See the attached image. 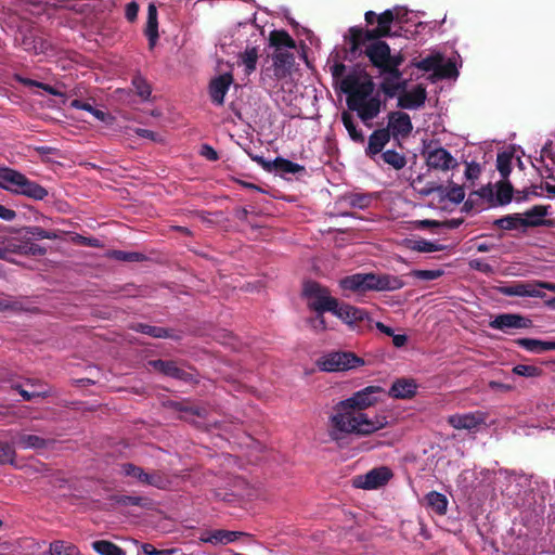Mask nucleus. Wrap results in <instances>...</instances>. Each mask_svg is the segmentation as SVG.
Segmentation results:
<instances>
[{
	"mask_svg": "<svg viewBox=\"0 0 555 555\" xmlns=\"http://www.w3.org/2000/svg\"><path fill=\"white\" fill-rule=\"evenodd\" d=\"M516 344L527 351L533 353H543L545 351L555 350V341H543L533 338H519Z\"/></svg>",
	"mask_w": 555,
	"mask_h": 555,
	"instance_id": "obj_26",
	"label": "nucleus"
},
{
	"mask_svg": "<svg viewBox=\"0 0 555 555\" xmlns=\"http://www.w3.org/2000/svg\"><path fill=\"white\" fill-rule=\"evenodd\" d=\"M443 274L442 270H413L410 275L424 281H431L440 278Z\"/></svg>",
	"mask_w": 555,
	"mask_h": 555,
	"instance_id": "obj_46",
	"label": "nucleus"
},
{
	"mask_svg": "<svg viewBox=\"0 0 555 555\" xmlns=\"http://www.w3.org/2000/svg\"><path fill=\"white\" fill-rule=\"evenodd\" d=\"M241 534L242 532L238 531L216 530L202 534L201 540L211 544H228L235 541Z\"/></svg>",
	"mask_w": 555,
	"mask_h": 555,
	"instance_id": "obj_25",
	"label": "nucleus"
},
{
	"mask_svg": "<svg viewBox=\"0 0 555 555\" xmlns=\"http://www.w3.org/2000/svg\"><path fill=\"white\" fill-rule=\"evenodd\" d=\"M547 215V207L535 205L522 214L527 228L543 224V218Z\"/></svg>",
	"mask_w": 555,
	"mask_h": 555,
	"instance_id": "obj_33",
	"label": "nucleus"
},
{
	"mask_svg": "<svg viewBox=\"0 0 555 555\" xmlns=\"http://www.w3.org/2000/svg\"><path fill=\"white\" fill-rule=\"evenodd\" d=\"M480 171H481V169H480L479 164H477L475 162L467 163L466 169H465V177L467 180L474 181L479 177Z\"/></svg>",
	"mask_w": 555,
	"mask_h": 555,
	"instance_id": "obj_51",
	"label": "nucleus"
},
{
	"mask_svg": "<svg viewBox=\"0 0 555 555\" xmlns=\"http://www.w3.org/2000/svg\"><path fill=\"white\" fill-rule=\"evenodd\" d=\"M417 384L414 379L399 378L393 382L389 396L395 399H411L415 396Z\"/></svg>",
	"mask_w": 555,
	"mask_h": 555,
	"instance_id": "obj_21",
	"label": "nucleus"
},
{
	"mask_svg": "<svg viewBox=\"0 0 555 555\" xmlns=\"http://www.w3.org/2000/svg\"><path fill=\"white\" fill-rule=\"evenodd\" d=\"M365 54L376 67L395 74L397 78L399 77L397 67L400 65V61L391 57L389 46L386 42H373L367 46Z\"/></svg>",
	"mask_w": 555,
	"mask_h": 555,
	"instance_id": "obj_7",
	"label": "nucleus"
},
{
	"mask_svg": "<svg viewBox=\"0 0 555 555\" xmlns=\"http://www.w3.org/2000/svg\"><path fill=\"white\" fill-rule=\"evenodd\" d=\"M406 336L405 335H402V334H393L392 335V343L396 347L400 348V347H403L405 344H406Z\"/></svg>",
	"mask_w": 555,
	"mask_h": 555,
	"instance_id": "obj_59",
	"label": "nucleus"
},
{
	"mask_svg": "<svg viewBox=\"0 0 555 555\" xmlns=\"http://www.w3.org/2000/svg\"><path fill=\"white\" fill-rule=\"evenodd\" d=\"M16 217V212L10 208L0 205V219L5 221H12Z\"/></svg>",
	"mask_w": 555,
	"mask_h": 555,
	"instance_id": "obj_56",
	"label": "nucleus"
},
{
	"mask_svg": "<svg viewBox=\"0 0 555 555\" xmlns=\"http://www.w3.org/2000/svg\"><path fill=\"white\" fill-rule=\"evenodd\" d=\"M339 285L343 289L352 292H382L400 289L403 282L398 276L388 274L357 273L341 279Z\"/></svg>",
	"mask_w": 555,
	"mask_h": 555,
	"instance_id": "obj_4",
	"label": "nucleus"
},
{
	"mask_svg": "<svg viewBox=\"0 0 555 555\" xmlns=\"http://www.w3.org/2000/svg\"><path fill=\"white\" fill-rule=\"evenodd\" d=\"M139 11V7L135 2H130L126 7V17L128 21L132 22L137 18Z\"/></svg>",
	"mask_w": 555,
	"mask_h": 555,
	"instance_id": "obj_55",
	"label": "nucleus"
},
{
	"mask_svg": "<svg viewBox=\"0 0 555 555\" xmlns=\"http://www.w3.org/2000/svg\"><path fill=\"white\" fill-rule=\"evenodd\" d=\"M425 501L427 506L438 515H444L448 509V499L444 494L430 491L426 494Z\"/></svg>",
	"mask_w": 555,
	"mask_h": 555,
	"instance_id": "obj_29",
	"label": "nucleus"
},
{
	"mask_svg": "<svg viewBox=\"0 0 555 555\" xmlns=\"http://www.w3.org/2000/svg\"><path fill=\"white\" fill-rule=\"evenodd\" d=\"M121 469L126 476L137 479L144 486H152L157 489H167L171 483L169 477L160 470L146 473L141 467L130 463L124 464Z\"/></svg>",
	"mask_w": 555,
	"mask_h": 555,
	"instance_id": "obj_8",
	"label": "nucleus"
},
{
	"mask_svg": "<svg viewBox=\"0 0 555 555\" xmlns=\"http://www.w3.org/2000/svg\"><path fill=\"white\" fill-rule=\"evenodd\" d=\"M311 326L315 331H325L326 323L323 313H317L315 318L311 319Z\"/></svg>",
	"mask_w": 555,
	"mask_h": 555,
	"instance_id": "obj_54",
	"label": "nucleus"
},
{
	"mask_svg": "<svg viewBox=\"0 0 555 555\" xmlns=\"http://www.w3.org/2000/svg\"><path fill=\"white\" fill-rule=\"evenodd\" d=\"M138 331H140L144 334H147L150 336L157 337V338L166 337L168 335V333L165 328L157 327V326H151V325H146V324H140L138 326Z\"/></svg>",
	"mask_w": 555,
	"mask_h": 555,
	"instance_id": "obj_49",
	"label": "nucleus"
},
{
	"mask_svg": "<svg viewBox=\"0 0 555 555\" xmlns=\"http://www.w3.org/2000/svg\"><path fill=\"white\" fill-rule=\"evenodd\" d=\"M384 392V389L379 386H367L354 392L351 397L345 399V401L353 405L356 410L364 412V410L375 405Z\"/></svg>",
	"mask_w": 555,
	"mask_h": 555,
	"instance_id": "obj_9",
	"label": "nucleus"
},
{
	"mask_svg": "<svg viewBox=\"0 0 555 555\" xmlns=\"http://www.w3.org/2000/svg\"><path fill=\"white\" fill-rule=\"evenodd\" d=\"M513 372L519 376L534 377L541 374V369L534 365L518 364L513 369Z\"/></svg>",
	"mask_w": 555,
	"mask_h": 555,
	"instance_id": "obj_47",
	"label": "nucleus"
},
{
	"mask_svg": "<svg viewBox=\"0 0 555 555\" xmlns=\"http://www.w3.org/2000/svg\"><path fill=\"white\" fill-rule=\"evenodd\" d=\"M11 253L20 255L42 256L46 254V248L30 242L29 240L10 241L8 243V254Z\"/></svg>",
	"mask_w": 555,
	"mask_h": 555,
	"instance_id": "obj_22",
	"label": "nucleus"
},
{
	"mask_svg": "<svg viewBox=\"0 0 555 555\" xmlns=\"http://www.w3.org/2000/svg\"><path fill=\"white\" fill-rule=\"evenodd\" d=\"M20 393L25 400H31L36 397H43L46 391H27L25 389H20Z\"/></svg>",
	"mask_w": 555,
	"mask_h": 555,
	"instance_id": "obj_57",
	"label": "nucleus"
},
{
	"mask_svg": "<svg viewBox=\"0 0 555 555\" xmlns=\"http://www.w3.org/2000/svg\"><path fill=\"white\" fill-rule=\"evenodd\" d=\"M382 158L386 164L397 170L402 169L406 164L405 157L393 150H387L384 152L382 154Z\"/></svg>",
	"mask_w": 555,
	"mask_h": 555,
	"instance_id": "obj_40",
	"label": "nucleus"
},
{
	"mask_svg": "<svg viewBox=\"0 0 555 555\" xmlns=\"http://www.w3.org/2000/svg\"><path fill=\"white\" fill-rule=\"evenodd\" d=\"M21 44L23 46L24 50L35 54L44 53L50 47L48 41L31 33L23 36Z\"/></svg>",
	"mask_w": 555,
	"mask_h": 555,
	"instance_id": "obj_28",
	"label": "nucleus"
},
{
	"mask_svg": "<svg viewBox=\"0 0 555 555\" xmlns=\"http://www.w3.org/2000/svg\"><path fill=\"white\" fill-rule=\"evenodd\" d=\"M362 365L364 360L352 352H331L318 361L320 370L325 372L348 371Z\"/></svg>",
	"mask_w": 555,
	"mask_h": 555,
	"instance_id": "obj_6",
	"label": "nucleus"
},
{
	"mask_svg": "<svg viewBox=\"0 0 555 555\" xmlns=\"http://www.w3.org/2000/svg\"><path fill=\"white\" fill-rule=\"evenodd\" d=\"M0 189L34 201H43L49 194L46 188L28 179L21 171L7 166L0 167Z\"/></svg>",
	"mask_w": 555,
	"mask_h": 555,
	"instance_id": "obj_3",
	"label": "nucleus"
},
{
	"mask_svg": "<svg viewBox=\"0 0 555 555\" xmlns=\"http://www.w3.org/2000/svg\"><path fill=\"white\" fill-rule=\"evenodd\" d=\"M309 309L317 313L333 312L338 300L331 296L330 291L317 282H307L304 286Z\"/></svg>",
	"mask_w": 555,
	"mask_h": 555,
	"instance_id": "obj_5",
	"label": "nucleus"
},
{
	"mask_svg": "<svg viewBox=\"0 0 555 555\" xmlns=\"http://www.w3.org/2000/svg\"><path fill=\"white\" fill-rule=\"evenodd\" d=\"M426 164L430 169L449 171L459 166L457 160L443 147L428 149Z\"/></svg>",
	"mask_w": 555,
	"mask_h": 555,
	"instance_id": "obj_11",
	"label": "nucleus"
},
{
	"mask_svg": "<svg viewBox=\"0 0 555 555\" xmlns=\"http://www.w3.org/2000/svg\"><path fill=\"white\" fill-rule=\"evenodd\" d=\"M13 444L21 449L43 450L51 443V439H46L37 435L27 433H16L11 437Z\"/></svg>",
	"mask_w": 555,
	"mask_h": 555,
	"instance_id": "obj_16",
	"label": "nucleus"
},
{
	"mask_svg": "<svg viewBox=\"0 0 555 555\" xmlns=\"http://www.w3.org/2000/svg\"><path fill=\"white\" fill-rule=\"evenodd\" d=\"M496 167L503 178H506L511 172V158L505 154L498 155Z\"/></svg>",
	"mask_w": 555,
	"mask_h": 555,
	"instance_id": "obj_50",
	"label": "nucleus"
},
{
	"mask_svg": "<svg viewBox=\"0 0 555 555\" xmlns=\"http://www.w3.org/2000/svg\"><path fill=\"white\" fill-rule=\"evenodd\" d=\"M513 188L507 182H500L496 184V201L499 204L504 205L511 202Z\"/></svg>",
	"mask_w": 555,
	"mask_h": 555,
	"instance_id": "obj_43",
	"label": "nucleus"
},
{
	"mask_svg": "<svg viewBox=\"0 0 555 555\" xmlns=\"http://www.w3.org/2000/svg\"><path fill=\"white\" fill-rule=\"evenodd\" d=\"M272 165H273L272 171H276L282 175H287V173L296 175V173L305 172V170H306L304 166H301L297 163H293V162L282 158V157H276L274 160H272Z\"/></svg>",
	"mask_w": 555,
	"mask_h": 555,
	"instance_id": "obj_31",
	"label": "nucleus"
},
{
	"mask_svg": "<svg viewBox=\"0 0 555 555\" xmlns=\"http://www.w3.org/2000/svg\"><path fill=\"white\" fill-rule=\"evenodd\" d=\"M293 62L294 57L292 53L283 51L282 49H276L273 55L274 76L279 79L285 78L293 65Z\"/></svg>",
	"mask_w": 555,
	"mask_h": 555,
	"instance_id": "obj_23",
	"label": "nucleus"
},
{
	"mask_svg": "<svg viewBox=\"0 0 555 555\" xmlns=\"http://www.w3.org/2000/svg\"><path fill=\"white\" fill-rule=\"evenodd\" d=\"M332 313L352 328H354L358 323L369 319L367 313L363 309L350 306L348 304L337 302L336 309L333 310Z\"/></svg>",
	"mask_w": 555,
	"mask_h": 555,
	"instance_id": "obj_15",
	"label": "nucleus"
},
{
	"mask_svg": "<svg viewBox=\"0 0 555 555\" xmlns=\"http://www.w3.org/2000/svg\"><path fill=\"white\" fill-rule=\"evenodd\" d=\"M392 473L388 467L373 468L365 475L357 476L353 486L361 489H377L388 482Z\"/></svg>",
	"mask_w": 555,
	"mask_h": 555,
	"instance_id": "obj_10",
	"label": "nucleus"
},
{
	"mask_svg": "<svg viewBox=\"0 0 555 555\" xmlns=\"http://www.w3.org/2000/svg\"><path fill=\"white\" fill-rule=\"evenodd\" d=\"M259 54L256 47L246 48L244 52L240 54L238 64L245 67V74L250 75L257 66Z\"/></svg>",
	"mask_w": 555,
	"mask_h": 555,
	"instance_id": "obj_32",
	"label": "nucleus"
},
{
	"mask_svg": "<svg viewBox=\"0 0 555 555\" xmlns=\"http://www.w3.org/2000/svg\"><path fill=\"white\" fill-rule=\"evenodd\" d=\"M493 224L503 230L527 228L526 221L521 214L507 215L503 218L496 219Z\"/></svg>",
	"mask_w": 555,
	"mask_h": 555,
	"instance_id": "obj_34",
	"label": "nucleus"
},
{
	"mask_svg": "<svg viewBox=\"0 0 555 555\" xmlns=\"http://www.w3.org/2000/svg\"><path fill=\"white\" fill-rule=\"evenodd\" d=\"M491 328L506 332L511 328H527L531 326V321L520 314L502 313L496 315L490 323Z\"/></svg>",
	"mask_w": 555,
	"mask_h": 555,
	"instance_id": "obj_13",
	"label": "nucleus"
},
{
	"mask_svg": "<svg viewBox=\"0 0 555 555\" xmlns=\"http://www.w3.org/2000/svg\"><path fill=\"white\" fill-rule=\"evenodd\" d=\"M406 247L414 251L420 253H434L442 250V247L436 243L426 240L409 241Z\"/></svg>",
	"mask_w": 555,
	"mask_h": 555,
	"instance_id": "obj_39",
	"label": "nucleus"
},
{
	"mask_svg": "<svg viewBox=\"0 0 555 555\" xmlns=\"http://www.w3.org/2000/svg\"><path fill=\"white\" fill-rule=\"evenodd\" d=\"M501 293L505 296L519 297H542V292L538 288V281L516 282L511 285L502 286Z\"/></svg>",
	"mask_w": 555,
	"mask_h": 555,
	"instance_id": "obj_17",
	"label": "nucleus"
},
{
	"mask_svg": "<svg viewBox=\"0 0 555 555\" xmlns=\"http://www.w3.org/2000/svg\"><path fill=\"white\" fill-rule=\"evenodd\" d=\"M270 40H271V44L276 47L278 49H281L282 47L292 49L295 47L294 40L285 31L272 33Z\"/></svg>",
	"mask_w": 555,
	"mask_h": 555,
	"instance_id": "obj_41",
	"label": "nucleus"
},
{
	"mask_svg": "<svg viewBox=\"0 0 555 555\" xmlns=\"http://www.w3.org/2000/svg\"><path fill=\"white\" fill-rule=\"evenodd\" d=\"M341 121L351 140L358 143L364 142V134L361 130L358 129L357 122L352 115H350L348 112H344L341 114Z\"/></svg>",
	"mask_w": 555,
	"mask_h": 555,
	"instance_id": "obj_35",
	"label": "nucleus"
},
{
	"mask_svg": "<svg viewBox=\"0 0 555 555\" xmlns=\"http://www.w3.org/2000/svg\"><path fill=\"white\" fill-rule=\"evenodd\" d=\"M132 85L139 96L146 100L151 94V88L146 80L141 76H135L132 79Z\"/></svg>",
	"mask_w": 555,
	"mask_h": 555,
	"instance_id": "obj_45",
	"label": "nucleus"
},
{
	"mask_svg": "<svg viewBox=\"0 0 555 555\" xmlns=\"http://www.w3.org/2000/svg\"><path fill=\"white\" fill-rule=\"evenodd\" d=\"M448 196L454 203H461L465 197V192L461 186H454L450 190Z\"/></svg>",
	"mask_w": 555,
	"mask_h": 555,
	"instance_id": "obj_53",
	"label": "nucleus"
},
{
	"mask_svg": "<svg viewBox=\"0 0 555 555\" xmlns=\"http://www.w3.org/2000/svg\"><path fill=\"white\" fill-rule=\"evenodd\" d=\"M115 257L118 260L122 261H140L143 259V255L139 253H126V251H115Z\"/></svg>",
	"mask_w": 555,
	"mask_h": 555,
	"instance_id": "obj_52",
	"label": "nucleus"
},
{
	"mask_svg": "<svg viewBox=\"0 0 555 555\" xmlns=\"http://www.w3.org/2000/svg\"><path fill=\"white\" fill-rule=\"evenodd\" d=\"M90 114H92L96 119H99L101 121H106V119L108 117V115L105 112L94 108V107H92V111H90Z\"/></svg>",
	"mask_w": 555,
	"mask_h": 555,
	"instance_id": "obj_61",
	"label": "nucleus"
},
{
	"mask_svg": "<svg viewBox=\"0 0 555 555\" xmlns=\"http://www.w3.org/2000/svg\"><path fill=\"white\" fill-rule=\"evenodd\" d=\"M376 328H377L378 331H380L382 333H384V334H386V335H388V336H391V337H392V335L395 334V333H393V330H392L391 327H389V326L385 325V324H384V323H382V322H376Z\"/></svg>",
	"mask_w": 555,
	"mask_h": 555,
	"instance_id": "obj_62",
	"label": "nucleus"
},
{
	"mask_svg": "<svg viewBox=\"0 0 555 555\" xmlns=\"http://www.w3.org/2000/svg\"><path fill=\"white\" fill-rule=\"evenodd\" d=\"M345 91L349 93L347 105L349 109L356 111L361 120L367 125L380 112V100L374 95V85L372 81L357 82L352 86L345 81Z\"/></svg>",
	"mask_w": 555,
	"mask_h": 555,
	"instance_id": "obj_2",
	"label": "nucleus"
},
{
	"mask_svg": "<svg viewBox=\"0 0 555 555\" xmlns=\"http://www.w3.org/2000/svg\"><path fill=\"white\" fill-rule=\"evenodd\" d=\"M390 133L388 129L375 130L369 138V144L366 147V154L370 157H374L379 154L384 146L389 142Z\"/></svg>",
	"mask_w": 555,
	"mask_h": 555,
	"instance_id": "obj_24",
	"label": "nucleus"
},
{
	"mask_svg": "<svg viewBox=\"0 0 555 555\" xmlns=\"http://www.w3.org/2000/svg\"><path fill=\"white\" fill-rule=\"evenodd\" d=\"M137 134L142 137V138H147V139H151V140H155V133L151 130H147V129H142V128H139L135 130Z\"/></svg>",
	"mask_w": 555,
	"mask_h": 555,
	"instance_id": "obj_63",
	"label": "nucleus"
},
{
	"mask_svg": "<svg viewBox=\"0 0 555 555\" xmlns=\"http://www.w3.org/2000/svg\"><path fill=\"white\" fill-rule=\"evenodd\" d=\"M426 101V90L422 86H416L412 90L403 92L398 98V106L406 109H415L424 105Z\"/></svg>",
	"mask_w": 555,
	"mask_h": 555,
	"instance_id": "obj_19",
	"label": "nucleus"
},
{
	"mask_svg": "<svg viewBox=\"0 0 555 555\" xmlns=\"http://www.w3.org/2000/svg\"><path fill=\"white\" fill-rule=\"evenodd\" d=\"M345 201L349 206L360 209L366 208L371 203L370 196L365 194H350L345 197Z\"/></svg>",
	"mask_w": 555,
	"mask_h": 555,
	"instance_id": "obj_44",
	"label": "nucleus"
},
{
	"mask_svg": "<svg viewBox=\"0 0 555 555\" xmlns=\"http://www.w3.org/2000/svg\"><path fill=\"white\" fill-rule=\"evenodd\" d=\"M253 159L259 164L263 169L268 171H272L273 165L272 162L266 160L262 156H254Z\"/></svg>",
	"mask_w": 555,
	"mask_h": 555,
	"instance_id": "obj_58",
	"label": "nucleus"
},
{
	"mask_svg": "<svg viewBox=\"0 0 555 555\" xmlns=\"http://www.w3.org/2000/svg\"><path fill=\"white\" fill-rule=\"evenodd\" d=\"M538 288L540 291L541 289H546V291H550V292H555V283L538 281Z\"/></svg>",
	"mask_w": 555,
	"mask_h": 555,
	"instance_id": "obj_64",
	"label": "nucleus"
},
{
	"mask_svg": "<svg viewBox=\"0 0 555 555\" xmlns=\"http://www.w3.org/2000/svg\"><path fill=\"white\" fill-rule=\"evenodd\" d=\"M395 20V14L391 10H386L377 16L378 28L374 30V37H385L390 33V24Z\"/></svg>",
	"mask_w": 555,
	"mask_h": 555,
	"instance_id": "obj_37",
	"label": "nucleus"
},
{
	"mask_svg": "<svg viewBox=\"0 0 555 555\" xmlns=\"http://www.w3.org/2000/svg\"><path fill=\"white\" fill-rule=\"evenodd\" d=\"M15 444L8 442H0V465L14 464L15 462Z\"/></svg>",
	"mask_w": 555,
	"mask_h": 555,
	"instance_id": "obj_42",
	"label": "nucleus"
},
{
	"mask_svg": "<svg viewBox=\"0 0 555 555\" xmlns=\"http://www.w3.org/2000/svg\"><path fill=\"white\" fill-rule=\"evenodd\" d=\"M51 555H80L79 550L72 543L54 541L50 544Z\"/></svg>",
	"mask_w": 555,
	"mask_h": 555,
	"instance_id": "obj_38",
	"label": "nucleus"
},
{
	"mask_svg": "<svg viewBox=\"0 0 555 555\" xmlns=\"http://www.w3.org/2000/svg\"><path fill=\"white\" fill-rule=\"evenodd\" d=\"M385 426L384 418L369 417L345 400L339 401L330 416L328 436L333 441H340L347 435L367 436Z\"/></svg>",
	"mask_w": 555,
	"mask_h": 555,
	"instance_id": "obj_1",
	"label": "nucleus"
},
{
	"mask_svg": "<svg viewBox=\"0 0 555 555\" xmlns=\"http://www.w3.org/2000/svg\"><path fill=\"white\" fill-rule=\"evenodd\" d=\"M92 548L99 555H126V552L121 547L107 540L92 542Z\"/></svg>",
	"mask_w": 555,
	"mask_h": 555,
	"instance_id": "obj_36",
	"label": "nucleus"
},
{
	"mask_svg": "<svg viewBox=\"0 0 555 555\" xmlns=\"http://www.w3.org/2000/svg\"><path fill=\"white\" fill-rule=\"evenodd\" d=\"M386 129L395 138H404L411 133L413 126L406 113L397 111L388 115V127Z\"/></svg>",
	"mask_w": 555,
	"mask_h": 555,
	"instance_id": "obj_14",
	"label": "nucleus"
},
{
	"mask_svg": "<svg viewBox=\"0 0 555 555\" xmlns=\"http://www.w3.org/2000/svg\"><path fill=\"white\" fill-rule=\"evenodd\" d=\"M232 82L233 78L231 74L221 75L210 82L209 93L214 103L217 105L223 104L224 96Z\"/></svg>",
	"mask_w": 555,
	"mask_h": 555,
	"instance_id": "obj_20",
	"label": "nucleus"
},
{
	"mask_svg": "<svg viewBox=\"0 0 555 555\" xmlns=\"http://www.w3.org/2000/svg\"><path fill=\"white\" fill-rule=\"evenodd\" d=\"M150 364L157 371L176 378L186 379L188 373H185L182 369L178 367L175 362L171 361H152Z\"/></svg>",
	"mask_w": 555,
	"mask_h": 555,
	"instance_id": "obj_30",
	"label": "nucleus"
},
{
	"mask_svg": "<svg viewBox=\"0 0 555 555\" xmlns=\"http://www.w3.org/2000/svg\"><path fill=\"white\" fill-rule=\"evenodd\" d=\"M448 423L459 430H474L486 423V416L481 412L453 414L448 417Z\"/></svg>",
	"mask_w": 555,
	"mask_h": 555,
	"instance_id": "obj_12",
	"label": "nucleus"
},
{
	"mask_svg": "<svg viewBox=\"0 0 555 555\" xmlns=\"http://www.w3.org/2000/svg\"><path fill=\"white\" fill-rule=\"evenodd\" d=\"M90 114H92L96 119H99L101 121H106V119L108 117V115L105 112L94 108V107H92V111H90Z\"/></svg>",
	"mask_w": 555,
	"mask_h": 555,
	"instance_id": "obj_60",
	"label": "nucleus"
},
{
	"mask_svg": "<svg viewBox=\"0 0 555 555\" xmlns=\"http://www.w3.org/2000/svg\"><path fill=\"white\" fill-rule=\"evenodd\" d=\"M158 22L156 7L151 3L147 8V22L145 35L149 39L150 48L153 49L158 38Z\"/></svg>",
	"mask_w": 555,
	"mask_h": 555,
	"instance_id": "obj_27",
	"label": "nucleus"
},
{
	"mask_svg": "<svg viewBox=\"0 0 555 555\" xmlns=\"http://www.w3.org/2000/svg\"><path fill=\"white\" fill-rule=\"evenodd\" d=\"M27 233H29L33 237L38 240H55L57 238V234L54 231H47L40 227H30L27 229Z\"/></svg>",
	"mask_w": 555,
	"mask_h": 555,
	"instance_id": "obj_48",
	"label": "nucleus"
},
{
	"mask_svg": "<svg viewBox=\"0 0 555 555\" xmlns=\"http://www.w3.org/2000/svg\"><path fill=\"white\" fill-rule=\"evenodd\" d=\"M442 57L439 54L429 55L418 61L415 66L422 70H435L442 77H451L454 72V66L451 63L442 65Z\"/></svg>",
	"mask_w": 555,
	"mask_h": 555,
	"instance_id": "obj_18",
	"label": "nucleus"
}]
</instances>
